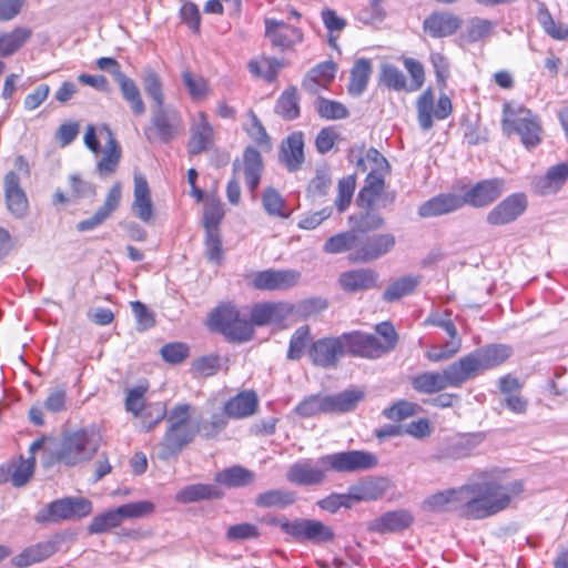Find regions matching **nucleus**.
<instances>
[{
    "label": "nucleus",
    "instance_id": "nucleus-35",
    "mask_svg": "<svg viewBox=\"0 0 568 568\" xmlns=\"http://www.w3.org/2000/svg\"><path fill=\"white\" fill-rule=\"evenodd\" d=\"M378 274L371 268H357L339 275L341 287L349 293L371 290L376 286Z\"/></svg>",
    "mask_w": 568,
    "mask_h": 568
},
{
    "label": "nucleus",
    "instance_id": "nucleus-43",
    "mask_svg": "<svg viewBox=\"0 0 568 568\" xmlns=\"http://www.w3.org/2000/svg\"><path fill=\"white\" fill-rule=\"evenodd\" d=\"M32 31L26 27H17L9 32L0 33V57L7 58L18 52L31 38Z\"/></svg>",
    "mask_w": 568,
    "mask_h": 568
},
{
    "label": "nucleus",
    "instance_id": "nucleus-49",
    "mask_svg": "<svg viewBox=\"0 0 568 568\" xmlns=\"http://www.w3.org/2000/svg\"><path fill=\"white\" fill-rule=\"evenodd\" d=\"M422 276L407 275L403 276L387 286L383 293V300L386 302H395L402 297L412 294L419 285Z\"/></svg>",
    "mask_w": 568,
    "mask_h": 568
},
{
    "label": "nucleus",
    "instance_id": "nucleus-9",
    "mask_svg": "<svg viewBox=\"0 0 568 568\" xmlns=\"http://www.w3.org/2000/svg\"><path fill=\"white\" fill-rule=\"evenodd\" d=\"M321 464L336 473H359L377 466L376 455L366 450H346L321 456Z\"/></svg>",
    "mask_w": 568,
    "mask_h": 568
},
{
    "label": "nucleus",
    "instance_id": "nucleus-31",
    "mask_svg": "<svg viewBox=\"0 0 568 568\" xmlns=\"http://www.w3.org/2000/svg\"><path fill=\"white\" fill-rule=\"evenodd\" d=\"M206 412L209 417L203 418L197 423L200 427V435L206 439H211L216 437L226 428L229 419L231 418L226 413L224 405L220 406L215 400H207Z\"/></svg>",
    "mask_w": 568,
    "mask_h": 568
},
{
    "label": "nucleus",
    "instance_id": "nucleus-37",
    "mask_svg": "<svg viewBox=\"0 0 568 568\" xmlns=\"http://www.w3.org/2000/svg\"><path fill=\"white\" fill-rule=\"evenodd\" d=\"M133 213L143 222H150L153 217V205L148 181L142 175L134 176Z\"/></svg>",
    "mask_w": 568,
    "mask_h": 568
},
{
    "label": "nucleus",
    "instance_id": "nucleus-5",
    "mask_svg": "<svg viewBox=\"0 0 568 568\" xmlns=\"http://www.w3.org/2000/svg\"><path fill=\"white\" fill-rule=\"evenodd\" d=\"M511 354L513 349L508 345L489 344L470 352L457 362L464 379L467 382L484 371L501 365Z\"/></svg>",
    "mask_w": 568,
    "mask_h": 568
},
{
    "label": "nucleus",
    "instance_id": "nucleus-61",
    "mask_svg": "<svg viewBox=\"0 0 568 568\" xmlns=\"http://www.w3.org/2000/svg\"><path fill=\"white\" fill-rule=\"evenodd\" d=\"M142 83L145 93L154 102L153 106L164 105V94L162 83L158 73L153 70H146Z\"/></svg>",
    "mask_w": 568,
    "mask_h": 568
},
{
    "label": "nucleus",
    "instance_id": "nucleus-8",
    "mask_svg": "<svg viewBox=\"0 0 568 568\" xmlns=\"http://www.w3.org/2000/svg\"><path fill=\"white\" fill-rule=\"evenodd\" d=\"M153 510L154 505L148 500L124 504L115 509L94 516L88 530L90 534L94 535L102 534L120 526L125 518L143 517L151 514Z\"/></svg>",
    "mask_w": 568,
    "mask_h": 568
},
{
    "label": "nucleus",
    "instance_id": "nucleus-20",
    "mask_svg": "<svg viewBox=\"0 0 568 568\" xmlns=\"http://www.w3.org/2000/svg\"><path fill=\"white\" fill-rule=\"evenodd\" d=\"M301 280L296 270H265L254 275L252 285L261 291H285L294 287Z\"/></svg>",
    "mask_w": 568,
    "mask_h": 568
},
{
    "label": "nucleus",
    "instance_id": "nucleus-59",
    "mask_svg": "<svg viewBox=\"0 0 568 568\" xmlns=\"http://www.w3.org/2000/svg\"><path fill=\"white\" fill-rule=\"evenodd\" d=\"M36 458L30 456L28 459H21L18 464L9 466L10 480L14 487L26 485L34 471Z\"/></svg>",
    "mask_w": 568,
    "mask_h": 568
},
{
    "label": "nucleus",
    "instance_id": "nucleus-57",
    "mask_svg": "<svg viewBox=\"0 0 568 568\" xmlns=\"http://www.w3.org/2000/svg\"><path fill=\"white\" fill-rule=\"evenodd\" d=\"M357 246V237L354 232H343L331 236L324 244V252L328 254H338Z\"/></svg>",
    "mask_w": 568,
    "mask_h": 568
},
{
    "label": "nucleus",
    "instance_id": "nucleus-19",
    "mask_svg": "<svg viewBox=\"0 0 568 568\" xmlns=\"http://www.w3.org/2000/svg\"><path fill=\"white\" fill-rule=\"evenodd\" d=\"M505 181L499 178L483 180L470 189L464 195L463 204L473 207H486L494 203L504 192Z\"/></svg>",
    "mask_w": 568,
    "mask_h": 568
},
{
    "label": "nucleus",
    "instance_id": "nucleus-30",
    "mask_svg": "<svg viewBox=\"0 0 568 568\" xmlns=\"http://www.w3.org/2000/svg\"><path fill=\"white\" fill-rule=\"evenodd\" d=\"M4 194L8 210L17 217L27 214L29 203L24 191L20 187V179L17 173L10 171L4 176Z\"/></svg>",
    "mask_w": 568,
    "mask_h": 568
},
{
    "label": "nucleus",
    "instance_id": "nucleus-2",
    "mask_svg": "<svg viewBox=\"0 0 568 568\" xmlns=\"http://www.w3.org/2000/svg\"><path fill=\"white\" fill-rule=\"evenodd\" d=\"M194 407L187 403L173 406L166 416V430L159 444L158 456L162 460L178 456L200 434L199 423H192Z\"/></svg>",
    "mask_w": 568,
    "mask_h": 568
},
{
    "label": "nucleus",
    "instance_id": "nucleus-54",
    "mask_svg": "<svg viewBox=\"0 0 568 568\" xmlns=\"http://www.w3.org/2000/svg\"><path fill=\"white\" fill-rule=\"evenodd\" d=\"M275 112L285 120H294L300 116L298 97L295 88L284 91L278 98Z\"/></svg>",
    "mask_w": 568,
    "mask_h": 568
},
{
    "label": "nucleus",
    "instance_id": "nucleus-22",
    "mask_svg": "<svg viewBox=\"0 0 568 568\" xmlns=\"http://www.w3.org/2000/svg\"><path fill=\"white\" fill-rule=\"evenodd\" d=\"M345 354L366 358H378L383 356L381 341L373 334L351 332L341 335Z\"/></svg>",
    "mask_w": 568,
    "mask_h": 568
},
{
    "label": "nucleus",
    "instance_id": "nucleus-39",
    "mask_svg": "<svg viewBox=\"0 0 568 568\" xmlns=\"http://www.w3.org/2000/svg\"><path fill=\"white\" fill-rule=\"evenodd\" d=\"M336 73V64L333 61H325L308 71L303 88L311 93H316L321 89L327 88Z\"/></svg>",
    "mask_w": 568,
    "mask_h": 568
},
{
    "label": "nucleus",
    "instance_id": "nucleus-52",
    "mask_svg": "<svg viewBox=\"0 0 568 568\" xmlns=\"http://www.w3.org/2000/svg\"><path fill=\"white\" fill-rule=\"evenodd\" d=\"M182 82L186 88L190 97L194 101H202L210 94V85L205 78L195 74L190 70H183Z\"/></svg>",
    "mask_w": 568,
    "mask_h": 568
},
{
    "label": "nucleus",
    "instance_id": "nucleus-23",
    "mask_svg": "<svg viewBox=\"0 0 568 568\" xmlns=\"http://www.w3.org/2000/svg\"><path fill=\"white\" fill-rule=\"evenodd\" d=\"M214 130L205 112L199 111L191 119L187 152L191 155L206 151L213 143Z\"/></svg>",
    "mask_w": 568,
    "mask_h": 568
},
{
    "label": "nucleus",
    "instance_id": "nucleus-12",
    "mask_svg": "<svg viewBox=\"0 0 568 568\" xmlns=\"http://www.w3.org/2000/svg\"><path fill=\"white\" fill-rule=\"evenodd\" d=\"M465 383L458 362L447 366L442 373L426 372L415 376L412 385L423 394H433L447 387H459Z\"/></svg>",
    "mask_w": 568,
    "mask_h": 568
},
{
    "label": "nucleus",
    "instance_id": "nucleus-38",
    "mask_svg": "<svg viewBox=\"0 0 568 568\" xmlns=\"http://www.w3.org/2000/svg\"><path fill=\"white\" fill-rule=\"evenodd\" d=\"M100 135L105 136V149L104 154L101 160L97 164V170L100 174H112L120 162L121 159V148L116 142L112 131L108 125H103L100 129Z\"/></svg>",
    "mask_w": 568,
    "mask_h": 568
},
{
    "label": "nucleus",
    "instance_id": "nucleus-33",
    "mask_svg": "<svg viewBox=\"0 0 568 568\" xmlns=\"http://www.w3.org/2000/svg\"><path fill=\"white\" fill-rule=\"evenodd\" d=\"M462 26V19L447 12H434L424 20L423 28L433 38L454 34Z\"/></svg>",
    "mask_w": 568,
    "mask_h": 568
},
{
    "label": "nucleus",
    "instance_id": "nucleus-24",
    "mask_svg": "<svg viewBox=\"0 0 568 568\" xmlns=\"http://www.w3.org/2000/svg\"><path fill=\"white\" fill-rule=\"evenodd\" d=\"M327 471L328 467L321 464L320 457L315 465L310 459L293 464L287 469L286 478L298 486L321 485L326 480Z\"/></svg>",
    "mask_w": 568,
    "mask_h": 568
},
{
    "label": "nucleus",
    "instance_id": "nucleus-34",
    "mask_svg": "<svg viewBox=\"0 0 568 568\" xmlns=\"http://www.w3.org/2000/svg\"><path fill=\"white\" fill-rule=\"evenodd\" d=\"M223 405L231 419H243L255 414L258 407V397L254 390H242Z\"/></svg>",
    "mask_w": 568,
    "mask_h": 568
},
{
    "label": "nucleus",
    "instance_id": "nucleus-64",
    "mask_svg": "<svg viewBox=\"0 0 568 568\" xmlns=\"http://www.w3.org/2000/svg\"><path fill=\"white\" fill-rule=\"evenodd\" d=\"M403 64L410 77L408 92L418 91L425 83V68L423 63L413 58H404Z\"/></svg>",
    "mask_w": 568,
    "mask_h": 568
},
{
    "label": "nucleus",
    "instance_id": "nucleus-18",
    "mask_svg": "<svg viewBox=\"0 0 568 568\" xmlns=\"http://www.w3.org/2000/svg\"><path fill=\"white\" fill-rule=\"evenodd\" d=\"M344 354L342 336L320 338L308 349L312 363L324 368L335 367Z\"/></svg>",
    "mask_w": 568,
    "mask_h": 568
},
{
    "label": "nucleus",
    "instance_id": "nucleus-58",
    "mask_svg": "<svg viewBox=\"0 0 568 568\" xmlns=\"http://www.w3.org/2000/svg\"><path fill=\"white\" fill-rule=\"evenodd\" d=\"M310 339V327L307 325L298 327L291 336L287 349V358L291 361H298L304 355Z\"/></svg>",
    "mask_w": 568,
    "mask_h": 568
},
{
    "label": "nucleus",
    "instance_id": "nucleus-6",
    "mask_svg": "<svg viewBox=\"0 0 568 568\" xmlns=\"http://www.w3.org/2000/svg\"><path fill=\"white\" fill-rule=\"evenodd\" d=\"M99 444L94 437L84 429H80L62 437L55 450V459L67 466H74L90 460L98 452Z\"/></svg>",
    "mask_w": 568,
    "mask_h": 568
},
{
    "label": "nucleus",
    "instance_id": "nucleus-47",
    "mask_svg": "<svg viewBox=\"0 0 568 568\" xmlns=\"http://www.w3.org/2000/svg\"><path fill=\"white\" fill-rule=\"evenodd\" d=\"M568 179V162L550 168L544 178H540L535 186L540 194H550L560 189Z\"/></svg>",
    "mask_w": 568,
    "mask_h": 568
},
{
    "label": "nucleus",
    "instance_id": "nucleus-44",
    "mask_svg": "<svg viewBox=\"0 0 568 568\" xmlns=\"http://www.w3.org/2000/svg\"><path fill=\"white\" fill-rule=\"evenodd\" d=\"M364 398V392L357 388L345 389L335 395L326 396L328 413H346L353 410Z\"/></svg>",
    "mask_w": 568,
    "mask_h": 568
},
{
    "label": "nucleus",
    "instance_id": "nucleus-46",
    "mask_svg": "<svg viewBox=\"0 0 568 568\" xmlns=\"http://www.w3.org/2000/svg\"><path fill=\"white\" fill-rule=\"evenodd\" d=\"M123 99L130 104L134 115L141 116L145 113V103L143 102L141 91L136 83L126 74L120 75L116 81Z\"/></svg>",
    "mask_w": 568,
    "mask_h": 568
},
{
    "label": "nucleus",
    "instance_id": "nucleus-7",
    "mask_svg": "<svg viewBox=\"0 0 568 568\" xmlns=\"http://www.w3.org/2000/svg\"><path fill=\"white\" fill-rule=\"evenodd\" d=\"M184 129L181 114L172 106H152L151 126L145 130L146 139L169 143Z\"/></svg>",
    "mask_w": 568,
    "mask_h": 568
},
{
    "label": "nucleus",
    "instance_id": "nucleus-42",
    "mask_svg": "<svg viewBox=\"0 0 568 568\" xmlns=\"http://www.w3.org/2000/svg\"><path fill=\"white\" fill-rule=\"evenodd\" d=\"M222 497L223 491L214 485L193 484L181 488L175 495V500L181 504H191Z\"/></svg>",
    "mask_w": 568,
    "mask_h": 568
},
{
    "label": "nucleus",
    "instance_id": "nucleus-51",
    "mask_svg": "<svg viewBox=\"0 0 568 568\" xmlns=\"http://www.w3.org/2000/svg\"><path fill=\"white\" fill-rule=\"evenodd\" d=\"M295 500L296 495L294 491L286 489H271L260 494L255 499V504L263 508H285L293 505Z\"/></svg>",
    "mask_w": 568,
    "mask_h": 568
},
{
    "label": "nucleus",
    "instance_id": "nucleus-11",
    "mask_svg": "<svg viewBox=\"0 0 568 568\" xmlns=\"http://www.w3.org/2000/svg\"><path fill=\"white\" fill-rule=\"evenodd\" d=\"M417 121L424 131H428L434 125V119L445 120L453 112L450 98L442 93L435 105V95L432 88H427L416 100Z\"/></svg>",
    "mask_w": 568,
    "mask_h": 568
},
{
    "label": "nucleus",
    "instance_id": "nucleus-27",
    "mask_svg": "<svg viewBox=\"0 0 568 568\" xmlns=\"http://www.w3.org/2000/svg\"><path fill=\"white\" fill-rule=\"evenodd\" d=\"M293 312V306L285 302H268L256 304L251 311V321L256 326L280 324Z\"/></svg>",
    "mask_w": 568,
    "mask_h": 568
},
{
    "label": "nucleus",
    "instance_id": "nucleus-15",
    "mask_svg": "<svg viewBox=\"0 0 568 568\" xmlns=\"http://www.w3.org/2000/svg\"><path fill=\"white\" fill-rule=\"evenodd\" d=\"M384 175L385 173L378 170H371L357 196V204L361 207L372 210L375 206L386 207L394 203L395 192L384 193Z\"/></svg>",
    "mask_w": 568,
    "mask_h": 568
},
{
    "label": "nucleus",
    "instance_id": "nucleus-14",
    "mask_svg": "<svg viewBox=\"0 0 568 568\" xmlns=\"http://www.w3.org/2000/svg\"><path fill=\"white\" fill-rule=\"evenodd\" d=\"M281 529L300 541L323 544L332 541L335 537L334 530L324 523L315 519H295L280 524Z\"/></svg>",
    "mask_w": 568,
    "mask_h": 568
},
{
    "label": "nucleus",
    "instance_id": "nucleus-40",
    "mask_svg": "<svg viewBox=\"0 0 568 568\" xmlns=\"http://www.w3.org/2000/svg\"><path fill=\"white\" fill-rule=\"evenodd\" d=\"M57 551L55 542L43 541L32 545L11 559L13 566L24 568L51 557Z\"/></svg>",
    "mask_w": 568,
    "mask_h": 568
},
{
    "label": "nucleus",
    "instance_id": "nucleus-60",
    "mask_svg": "<svg viewBox=\"0 0 568 568\" xmlns=\"http://www.w3.org/2000/svg\"><path fill=\"white\" fill-rule=\"evenodd\" d=\"M168 413L165 405L162 403H154L146 406L140 415L142 430L150 432L163 419L166 420Z\"/></svg>",
    "mask_w": 568,
    "mask_h": 568
},
{
    "label": "nucleus",
    "instance_id": "nucleus-1",
    "mask_svg": "<svg viewBox=\"0 0 568 568\" xmlns=\"http://www.w3.org/2000/svg\"><path fill=\"white\" fill-rule=\"evenodd\" d=\"M468 519L480 520L493 517L523 497L525 483L509 479L507 473L498 469L480 470L467 481Z\"/></svg>",
    "mask_w": 568,
    "mask_h": 568
},
{
    "label": "nucleus",
    "instance_id": "nucleus-17",
    "mask_svg": "<svg viewBox=\"0 0 568 568\" xmlns=\"http://www.w3.org/2000/svg\"><path fill=\"white\" fill-rule=\"evenodd\" d=\"M396 243V239L390 233L376 234L366 237L364 242L357 243L348 258L353 263H368L375 261L390 252Z\"/></svg>",
    "mask_w": 568,
    "mask_h": 568
},
{
    "label": "nucleus",
    "instance_id": "nucleus-10",
    "mask_svg": "<svg viewBox=\"0 0 568 568\" xmlns=\"http://www.w3.org/2000/svg\"><path fill=\"white\" fill-rule=\"evenodd\" d=\"M92 511V503L85 498H62L50 503L38 513L39 523H58L87 517Z\"/></svg>",
    "mask_w": 568,
    "mask_h": 568
},
{
    "label": "nucleus",
    "instance_id": "nucleus-3",
    "mask_svg": "<svg viewBox=\"0 0 568 568\" xmlns=\"http://www.w3.org/2000/svg\"><path fill=\"white\" fill-rule=\"evenodd\" d=\"M503 129L507 134H518L527 149L541 142L542 128L537 115L521 105L504 104Z\"/></svg>",
    "mask_w": 568,
    "mask_h": 568
},
{
    "label": "nucleus",
    "instance_id": "nucleus-16",
    "mask_svg": "<svg viewBox=\"0 0 568 568\" xmlns=\"http://www.w3.org/2000/svg\"><path fill=\"white\" fill-rule=\"evenodd\" d=\"M527 206L528 199L525 193H513L487 213L486 222L491 226L513 223L525 213Z\"/></svg>",
    "mask_w": 568,
    "mask_h": 568
},
{
    "label": "nucleus",
    "instance_id": "nucleus-32",
    "mask_svg": "<svg viewBox=\"0 0 568 568\" xmlns=\"http://www.w3.org/2000/svg\"><path fill=\"white\" fill-rule=\"evenodd\" d=\"M280 160L290 172H296L304 163V139L302 132H293L281 145Z\"/></svg>",
    "mask_w": 568,
    "mask_h": 568
},
{
    "label": "nucleus",
    "instance_id": "nucleus-28",
    "mask_svg": "<svg viewBox=\"0 0 568 568\" xmlns=\"http://www.w3.org/2000/svg\"><path fill=\"white\" fill-rule=\"evenodd\" d=\"M121 196L122 185L120 182H115L109 190L103 205L99 207L92 216L80 221L77 225V229L80 232H85L101 225L112 214V212L118 209L120 205Z\"/></svg>",
    "mask_w": 568,
    "mask_h": 568
},
{
    "label": "nucleus",
    "instance_id": "nucleus-26",
    "mask_svg": "<svg viewBox=\"0 0 568 568\" xmlns=\"http://www.w3.org/2000/svg\"><path fill=\"white\" fill-rule=\"evenodd\" d=\"M484 440L481 433L462 434L450 438L438 452V459H463Z\"/></svg>",
    "mask_w": 568,
    "mask_h": 568
},
{
    "label": "nucleus",
    "instance_id": "nucleus-36",
    "mask_svg": "<svg viewBox=\"0 0 568 568\" xmlns=\"http://www.w3.org/2000/svg\"><path fill=\"white\" fill-rule=\"evenodd\" d=\"M463 199L457 194L445 193L432 197L418 209L420 217L439 216L463 207Z\"/></svg>",
    "mask_w": 568,
    "mask_h": 568
},
{
    "label": "nucleus",
    "instance_id": "nucleus-53",
    "mask_svg": "<svg viewBox=\"0 0 568 568\" xmlns=\"http://www.w3.org/2000/svg\"><path fill=\"white\" fill-rule=\"evenodd\" d=\"M284 63L276 58L263 57L261 60H252L248 62V70L252 74L261 77L268 82L276 79L278 71Z\"/></svg>",
    "mask_w": 568,
    "mask_h": 568
},
{
    "label": "nucleus",
    "instance_id": "nucleus-45",
    "mask_svg": "<svg viewBox=\"0 0 568 568\" xmlns=\"http://www.w3.org/2000/svg\"><path fill=\"white\" fill-rule=\"evenodd\" d=\"M537 21L542 30L555 40L568 39V26L562 22H556L548 10L546 3L538 1L537 6Z\"/></svg>",
    "mask_w": 568,
    "mask_h": 568
},
{
    "label": "nucleus",
    "instance_id": "nucleus-55",
    "mask_svg": "<svg viewBox=\"0 0 568 568\" xmlns=\"http://www.w3.org/2000/svg\"><path fill=\"white\" fill-rule=\"evenodd\" d=\"M379 81L386 88L394 91L408 92V82L402 70L390 63H384L381 67Z\"/></svg>",
    "mask_w": 568,
    "mask_h": 568
},
{
    "label": "nucleus",
    "instance_id": "nucleus-63",
    "mask_svg": "<svg viewBox=\"0 0 568 568\" xmlns=\"http://www.w3.org/2000/svg\"><path fill=\"white\" fill-rule=\"evenodd\" d=\"M316 110L322 118L327 120L345 119L348 115L344 104L325 98L317 99Z\"/></svg>",
    "mask_w": 568,
    "mask_h": 568
},
{
    "label": "nucleus",
    "instance_id": "nucleus-13",
    "mask_svg": "<svg viewBox=\"0 0 568 568\" xmlns=\"http://www.w3.org/2000/svg\"><path fill=\"white\" fill-rule=\"evenodd\" d=\"M467 483L457 487L442 490L430 495L423 503V507L433 513L456 511L460 517L468 519Z\"/></svg>",
    "mask_w": 568,
    "mask_h": 568
},
{
    "label": "nucleus",
    "instance_id": "nucleus-41",
    "mask_svg": "<svg viewBox=\"0 0 568 568\" xmlns=\"http://www.w3.org/2000/svg\"><path fill=\"white\" fill-rule=\"evenodd\" d=\"M264 169L261 153L248 146L243 153L244 180L248 190L254 193L260 184L261 175Z\"/></svg>",
    "mask_w": 568,
    "mask_h": 568
},
{
    "label": "nucleus",
    "instance_id": "nucleus-48",
    "mask_svg": "<svg viewBox=\"0 0 568 568\" xmlns=\"http://www.w3.org/2000/svg\"><path fill=\"white\" fill-rule=\"evenodd\" d=\"M214 479L227 487H244L254 481L255 474L242 466H232L219 471Z\"/></svg>",
    "mask_w": 568,
    "mask_h": 568
},
{
    "label": "nucleus",
    "instance_id": "nucleus-25",
    "mask_svg": "<svg viewBox=\"0 0 568 568\" xmlns=\"http://www.w3.org/2000/svg\"><path fill=\"white\" fill-rule=\"evenodd\" d=\"M390 488L388 479L383 477L365 478L348 487V496L352 506L363 501L382 499Z\"/></svg>",
    "mask_w": 568,
    "mask_h": 568
},
{
    "label": "nucleus",
    "instance_id": "nucleus-62",
    "mask_svg": "<svg viewBox=\"0 0 568 568\" xmlns=\"http://www.w3.org/2000/svg\"><path fill=\"white\" fill-rule=\"evenodd\" d=\"M296 413L305 418L313 417L317 414L328 413L326 405V396L312 395L302 400L295 408Z\"/></svg>",
    "mask_w": 568,
    "mask_h": 568
},
{
    "label": "nucleus",
    "instance_id": "nucleus-29",
    "mask_svg": "<svg viewBox=\"0 0 568 568\" xmlns=\"http://www.w3.org/2000/svg\"><path fill=\"white\" fill-rule=\"evenodd\" d=\"M414 518L407 510L387 511L368 523L367 529L376 534L396 532L408 528Z\"/></svg>",
    "mask_w": 568,
    "mask_h": 568
},
{
    "label": "nucleus",
    "instance_id": "nucleus-4",
    "mask_svg": "<svg viewBox=\"0 0 568 568\" xmlns=\"http://www.w3.org/2000/svg\"><path fill=\"white\" fill-rule=\"evenodd\" d=\"M212 331L220 332L231 342H246L253 337L252 321L241 316L240 311L230 304H223L214 308L207 320Z\"/></svg>",
    "mask_w": 568,
    "mask_h": 568
},
{
    "label": "nucleus",
    "instance_id": "nucleus-56",
    "mask_svg": "<svg viewBox=\"0 0 568 568\" xmlns=\"http://www.w3.org/2000/svg\"><path fill=\"white\" fill-rule=\"evenodd\" d=\"M262 203L264 210L268 215L287 219L291 212L286 210L285 200L282 195L273 187H267L262 196Z\"/></svg>",
    "mask_w": 568,
    "mask_h": 568
},
{
    "label": "nucleus",
    "instance_id": "nucleus-50",
    "mask_svg": "<svg viewBox=\"0 0 568 568\" xmlns=\"http://www.w3.org/2000/svg\"><path fill=\"white\" fill-rule=\"evenodd\" d=\"M372 73V63L368 59H358L351 71L348 92L352 95H361L367 87Z\"/></svg>",
    "mask_w": 568,
    "mask_h": 568
},
{
    "label": "nucleus",
    "instance_id": "nucleus-21",
    "mask_svg": "<svg viewBox=\"0 0 568 568\" xmlns=\"http://www.w3.org/2000/svg\"><path fill=\"white\" fill-rule=\"evenodd\" d=\"M264 24L265 37L271 41L273 47L278 48L281 51L291 50L303 41V32L301 29L287 24L284 21L266 18Z\"/></svg>",
    "mask_w": 568,
    "mask_h": 568
}]
</instances>
